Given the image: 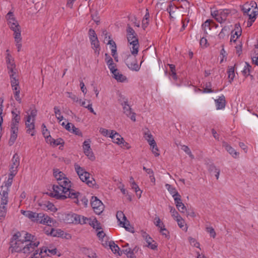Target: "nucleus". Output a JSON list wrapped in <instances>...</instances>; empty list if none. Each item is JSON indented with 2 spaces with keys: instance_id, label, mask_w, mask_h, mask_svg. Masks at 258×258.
<instances>
[{
  "instance_id": "f257e3e1",
  "label": "nucleus",
  "mask_w": 258,
  "mask_h": 258,
  "mask_svg": "<svg viewBox=\"0 0 258 258\" xmlns=\"http://www.w3.org/2000/svg\"><path fill=\"white\" fill-rule=\"evenodd\" d=\"M53 175L56 178L58 184L53 185V193L52 196L57 199L64 200L67 198L77 199L80 192L71 188V182L65 177L63 172L58 170H54Z\"/></svg>"
},
{
  "instance_id": "5701e85b",
  "label": "nucleus",
  "mask_w": 258,
  "mask_h": 258,
  "mask_svg": "<svg viewBox=\"0 0 258 258\" xmlns=\"http://www.w3.org/2000/svg\"><path fill=\"white\" fill-rule=\"evenodd\" d=\"M39 205L44 210H50L51 212H55L57 209L54 205L49 201H45L39 204Z\"/></svg>"
},
{
  "instance_id": "864d4df0",
  "label": "nucleus",
  "mask_w": 258,
  "mask_h": 258,
  "mask_svg": "<svg viewBox=\"0 0 258 258\" xmlns=\"http://www.w3.org/2000/svg\"><path fill=\"white\" fill-rule=\"evenodd\" d=\"M15 176V175H11V174H9V178L5 183V188H8V189H9V187H10L11 186L12 182H13V177Z\"/></svg>"
},
{
  "instance_id": "423d86ee",
  "label": "nucleus",
  "mask_w": 258,
  "mask_h": 258,
  "mask_svg": "<svg viewBox=\"0 0 258 258\" xmlns=\"http://www.w3.org/2000/svg\"><path fill=\"white\" fill-rule=\"evenodd\" d=\"M241 10L244 15L249 17V19L251 20V24L255 21V17L258 14L256 4L255 2H251L250 4H245L241 7Z\"/></svg>"
},
{
  "instance_id": "de8ad7c7",
  "label": "nucleus",
  "mask_w": 258,
  "mask_h": 258,
  "mask_svg": "<svg viewBox=\"0 0 258 258\" xmlns=\"http://www.w3.org/2000/svg\"><path fill=\"white\" fill-rule=\"evenodd\" d=\"M121 226L123 227H124L126 230H127L129 232L134 233V228L130 226V222L127 220L124 223H123Z\"/></svg>"
},
{
  "instance_id": "0eeeda50",
  "label": "nucleus",
  "mask_w": 258,
  "mask_h": 258,
  "mask_svg": "<svg viewBox=\"0 0 258 258\" xmlns=\"http://www.w3.org/2000/svg\"><path fill=\"white\" fill-rule=\"evenodd\" d=\"M137 55H133L132 53V54H129L124 60L125 63L128 69L136 72L139 71L140 69V66L138 64V61L136 58Z\"/></svg>"
},
{
  "instance_id": "680f3d73",
  "label": "nucleus",
  "mask_w": 258,
  "mask_h": 258,
  "mask_svg": "<svg viewBox=\"0 0 258 258\" xmlns=\"http://www.w3.org/2000/svg\"><path fill=\"white\" fill-rule=\"evenodd\" d=\"M145 138L148 141V142L149 143L150 145H151V144L152 142V141L153 140H154V139L153 138L152 135L149 133H146L145 134Z\"/></svg>"
},
{
  "instance_id": "37998d69",
  "label": "nucleus",
  "mask_w": 258,
  "mask_h": 258,
  "mask_svg": "<svg viewBox=\"0 0 258 258\" xmlns=\"http://www.w3.org/2000/svg\"><path fill=\"white\" fill-rule=\"evenodd\" d=\"M170 69V75L172 76L173 79L175 80L177 79V77L175 72V66L172 64H168Z\"/></svg>"
},
{
  "instance_id": "052dcab7",
  "label": "nucleus",
  "mask_w": 258,
  "mask_h": 258,
  "mask_svg": "<svg viewBox=\"0 0 258 258\" xmlns=\"http://www.w3.org/2000/svg\"><path fill=\"white\" fill-rule=\"evenodd\" d=\"M71 133L79 136H82V134L81 131L78 128L75 127L74 125L72 127Z\"/></svg>"
},
{
  "instance_id": "79ce46f5",
  "label": "nucleus",
  "mask_w": 258,
  "mask_h": 258,
  "mask_svg": "<svg viewBox=\"0 0 258 258\" xmlns=\"http://www.w3.org/2000/svg\"><path fill=\"white\" fill-rule=\"evenodd\" d=\"M91 41V43L92 46V48L95 49V52H97L99 54L98 50L97 49L99 47V41L98 40V38L95 39H93Z\"/></svg>"
},
{
  "instance_id": "8fccbe9b",
  "label": "nucleus",
  "mask_w": 258,
  "mask_h": 258,
  "mask_svg": "<svg viewBox=\"0 0 258 258\" xmlns=\"http://www.w3.org/2000/svg\"><path fill=\"white\" fill-rule=\"evenodd\" d=\"M42 249H43L42 255H44V256H45L46 255H47L46 254L47 251H48V252H50L52 255L56 254V252H57V249L55 248L52 249H47L46 247H44V248H42Z\"/></svg>"
},
{
  "instance_id": "dca6fc26",
  "label": "nucleus",
  "mask_w": 258,
  "mask_h": 258,
  "mask_svg": "<svg viewBox=\"0 0 258 258\" xmlns=\"http://www.w3.org/2000/svg\"><path fill=\"white\" fill-rule=\"evenodd\" d=\"M141 234L142 237L148 244L147 246L152 249H156L157 247V245L156 242L152 243L153 242H154L153 239L145 231H142Z\"/></svg>"
},
{
  "instance_id": "49530a36",
  "label": "nucleus",
  "mask_w": 258,
  "mask_h": 258,
  "mask_svg": "<svg viewBox=\"0 0 258 258\" xmlns=\"http://www.w3.org/2000/svg\"><path fill=\"white\" fill-rule=\"evenodd\" d=\"M54 113L56 115V117L59 121L62 120L63 119V116L61 115L60 109L58 107L55 106L54 107Z\"/></svg>"
},
{
  "instance_id": "ddd939ff",
  "label": "nucleus",
  "mask_w": 258,
  "mask_h": 258,
  "mask_svg": "<svg viewBox=\"0 0 258 258\" xmlns=\"http://www.w3.org/2000/svg\"><path fill=\"white\" fill-rule=\"evenodd\" d=\"M6 61L8 73H13V71H16L14 59L10 53L6 54Z\"/></svg>"
},
{
  "instance_id": "cd10ccee",
  "label": "nucleus",
  "mask_w": 258,
  "mask_h": 258,
  "mask_svg": "<svg viewBox=\"0 0 258 258\" xmlns=\"http://www.w3.org/2000/svg\"><path fill=\"white\" fill-rule=\"evenodd\" d=\"M223 146L225 148L226 150L229 152L233 157L236 158L239 153L235 151V150L226 142H223Z\"/></svg>"
},
{
  "instance_id": "bb28decb",
  "label": "nucleus",
  "mask_w": 258,
  "mask_h": 258,
  "mask_svg": "<svg viewBox=\"0 0 258 258\" xmlns=\"http://www.w3.org/2000/svg\"><path fill=\"white\" fill-rule=\"evenodd\" d=\"M6 19L7 20L8 25L9 26L10 25H14L15 23H18V22L16 20L13 12L10 11L6 15Z\"/></svg>"
},
{
  "instance_id": "6ab92c4d",
  "label": "nucleus",
  "mask_w": 258,
  "mask_h": 258,
  "mask_svg": "<svg viewBox=\"0 0 258 258\" xmlns=\"http://www.w3.org/2000/svg\"><path fill=\"white\" fill-rule=\"evenodd\" d=\"M9 190V189L8 188H4V187L2 186V190L0 191V195L1 196V204L3 205H7L8 202V194Z\"/></svg>"
},
{
  "instance_id": "1a4fd4ad",
  "label": "nucleus",
  "mask_w": 258,
  "mask_h": 258,
  "mask_svg": "<svg viewBox=\"0 0 258 258\" xmlns=\"http://www.w3.org/2000/svg\"><path fill=\"white\" fill-rule=\"evenodd\" d=\"M229 14L230 11L227 9H225L215 11L212 15L215 17L216 20L218 22L222 23L226 20Z\"/></svg>"
},
{
  "instance_id": "b1692460",
  "label": "nucleus",
  "mask_w": 258,
  "mask_h": 258,
  "mask_svg": "<svg viewBox=\"0 0 258 258\" xmlns=\"http://www.w3.org/2000/svg\"><path fill=\"white\" fill-rule=\"evenodd\" d=\"M216 108L217 110L222 109L225 108L226 105V100L225 96L222 95L218 99L215 100Z\"/></svg>"
},
{
  "instance_id": "a211bd4d",
  "label": "nucleus",
  "mask_w": 258,
  "mask_h": 258,
  "mask_svg": "<svg viewBox=\"0 0 258 258\" xmlns=\"http://www.w3.org/2000/svg\"><path fill=\"white\" fill-rule=\"evenodd\" d=\"M72 217L74 219V220L73 221V222H75L76 224H84L87 223H89L91 219L76 214H73L72 215Z\"/></svg>"
},
{
  "instance_id": "2f4dec72",
  "label": "nucleus",
  "mask_w": 258,
  "mask_h": 258,
  "mask_svg": "<svg viewBox=\"0 0 258 258\" xmlns=\"http://www.w3.org/2000/svg\"><path fill=\"white\" fill-rule=\"evenodd\" d=\"M116 216L120 225L127 221L126 217L122 211H118Z\"/></svg>"
},
{
  "instance_id": "4c0bfd02",
  "label": "nucleus",
  "mask_w": 258,
  "mask_h": 258,
  "mask_svg": "<svg viewBox=\"0 0 258 258\" xmlns=\"http://www.w3.org/2000/svg\"><path fill=\"white\" fill-rule=\"evenodd\" d=\"M151 144V150L152 153L155 155V156H159L160 154L159 153V150L157 146L156 142L155 140H153Z\"/></svg>"
},
{
  "instance_id": "09e8293b",
  "label": "nucleus",
  "mask_w": 258,
  "mask_h": 258,
  "mask_svg": "<svg viewBox=\"0 0 258 258\" xmlns=\"http://www.w3.org/2000/svg\"><path fill=\"white\" fill-rule=\"evenodd\" d=\"M169 208L170 209V212L174 219L177 218L178 217L180 216L174 207L170 206H169Z\"/></svg>"
},
{
  "instance_id": "5fc2aeb1",
  "label": "nucleus",
  "mask_w": 258,
  "mask_h": 258,
  "mask_svg": "<svg viewBox=\"0 0 258 258\" xmlns=\"http://www.w3.org/2000/svg\"><path fill=\"white\" fill-rule=\"evenodd\" d=\"M175 220L177 221L178 225L180 228H182L184 227L185 221L181 216L178 217V218Z\"/></svg>"
},
{
  "instance_id": "7c9ffc66",
  "label": "nucleus",
  "mask_w": 258,
  "mask_h": 258,
  "mask_svg": "<svg viewBox=\"0 0 258 258\" xmlns=\"http://www.w3.org/2000/svg\"><path fill=\"white\" fill-rule=\"evenodd\" d=\"M166 187L169 191V192L172 195V197L174 198V200L176 198L180 197V195L178 194V192L176 191V189L173 187L172 185L166 184L165 185Z\"/></svg>"
},
{
  "instance_id": "e433bc0d",
  "label": "nucleus",
  "mask_w": 258,
  "mask_h": 258,
  "mask_svg": "<svg viewBox=\"0 0 258 258\" xmlns=\"http://www.w3.org/2000/svg\"><path fill=\"white\" fill-rule=\"evenodd\" d=\"M7 205H3L1 204L0 205V221L2 222L5 218L7 209L6 207Z\"/></svg>"
},
{
  "instance_id": "39448f33",
  "label": "nucleus",
  "mask_w": 258,
  "mask_h": 258,
  "mask_svg": "<svg viewBox=\"0 0 258 258\" xmlns=\"http://www.w3.org/2000/svg\"><path fill=\"white\" fill-rule=\"evenodd\" d=\"M126 33L127 41L129 43V47L131 49V53L133 55L138 54L139 43L137 33L130 26H128L127 27Z\"/></svg>"
},
{
  "instance_id": "393cba45",
  "label": "nucleus",
  "mask_w": 258,
  "mask_h": 258,
  "mask_svg": "<svg viewBox=\"0 0 258 258\" xmlns=\"http://www.w3.org/2000/svg\"><path fill=\"white\" fill-rule=\"evenodd\" d=\"M214 26L217 27L218 25L210 20H206L205 23L202 25L203 29L206 34H208V32L211 30L212 28Z\"/></svg>"
},
{
  "instance_id": "9d476101",
  "label": "nucleus",
  "mask_w": 258,
  "mask_h": 258,
  "mask_svg": "<svg viewBox=\"0 0 258 258\" xmlns=\"http://www.w3.org/2000/svg\"><path fill=\"white\" fill-rule=\"evenodd\" d=\"M20 165L19 156L17 153L14 155L12 159V164L10 168V174L15 175L18 172V167Z\"/></svg>"
},
{
  "instance_id": "20e7f679",
  "label": "nucleus",
  "mask_w": 258,
  "mask_h": 258,
  "mask_svg": "<svg viewBox=\"0 0 258 258\" xmlns=\"http://www.w3.org/2000/svg\"><path fill=\"white\" fill-rule=\"evenodd\" d=\"M25 234H29V233L18 232L13 236L10 242V248L12 252H21L26 242L25 240H26L27 235H25Z\"/></svg>"
},
{
  "instance_id": "a18cd8bd",
  "label": "nucleus",
  "mask_w": 258,
  "mask_h": 258,
  "mask_svg": "<svg viewBox=\"0 0 258 258\" xmlns=\"http://www.w3.org/2000/svg\"><path fill=\"white\" fill-rule=\"evenodd\" d=\"M75 169L79 176L86 172L83 168L81 167L77 164H75Z\"/></svg>"
},
{
  "instance_id": "774afa93",
  "label": "nucleus",
  "mask_w": 258,
  "mask_h": 258,
  "mask_svg": "<svg viewBox=\"0 0 258 258\" xmlns=\"http://www.w3.org/2000/svg\"><path fill=\"white\" fill-rule=\"evenodd\" d=\"M207 232L210 233L211 236L213 238H215L216 236V232L212 227H208L207 228Z\"/></svg>"
},
{
  "instance_id": "4468645a",
  "label": "nucleus",
  "mask_w": 258,
  "mask_h": 258,
  "mask_svg": "<svg viewBox=\"0 0 258 258\" xmlns=\"http://www.w3.org/2000/svg\"><path fill=\"white\" fill-rule=\"evenodd\" d=\"M79 177L83 182H85L90 187L93 186L95 183V180L93 177H90V174L88 172H86Z\"/></svg>"
},
{
  "instance_id": "f03ea898",
  "label": "nucleus",
  "mask_w": 258,
  "mask_h": 258,
  "mask_svg": "<svg viewBox=\"0 0 258 258\" xmlns=\"http://www.w3.org/2000/svg\"><path fill=\"white\" fill-rule=\"evenodd\" d=\"M26 240H25V244L21 252L26 254L27 255H30L29 258H42L44 257L43 254V249H40L39 250L37 247L39 244L38 241H34V236L31 234H25Z\"/></svg>"
},
{
  "instance_id": "f8f14e48",
  "label": "nucleus",
  "mask_w": 258,
  "mask_h": 258,
  "mask_svg": "<svg viewBox=\"0 0 258 258\" xmlns=\"http://www.w3.org/2000/svg\"><path fill=\"white\" fill-rule=\"evenodd\" d=\"M90 141L89 140L85 141L83 143V148L84 154L88 157V158L93 161L95 160V156L90 147Z\"/></svg>"
},
{
  "instance_id": "3c124183",
  "label": "nucleus",
  "mask_w": 258,
  "mask_h": 258,
  "mask_svg": "<svg viewBox=\"0 0 258 258\" xmlns=\"http://www.w3.org/2000/svg\"><path fill=\"white\" fill-rule=\"evenodd\" d=\"M210 170L211 172L214 171L215 174L216 179H218L220 175V169L217 168L214 165H211L210 168Z\"/></svg>"
},
{
  "instance_id": "bf43d9fd",
  "label": "nucleus",
  "mask_w": 258,
  "mask_h": 258,
  "mask_svg": "<svg viewBox=\"0 0 258 258\" xmlns=\"http://www.w3.org/2000/svg\"><path fill=\"white\" fill-rule=\"evenodd\" d=\"M21 41H22V37H20L19 38L15 39V42L16 43V46L17 48L18 51H20L22 47V44H21Z\"/></svg>"
},
{
  "instance_id": "0e129e2a",
  "label": "nucleus",
  "mask_w": 258,
  "mask_h": 258,
  "mask_svg": "<svg viewBox=\"0 0 258 258\" xmlns=\"http://www.w3.org/2000/svg\"><path fill=\"white\" fill-rule=\"evenodd\" d=\"M250 67V66L249 65V64L247 63V62H245V66L244 67V70L242 71V73L245 75H249V73L250 71V70H249Z\"/></svg>"
},
{
  "instance_id": "e2e57ef3",
  "label": "nucleus",
  "mask_w": 258,
  "mask_h": 258,
  "mask_svg": "<svg viewBox=\"0 0 258 258\" xmlns=\"http://www.w3.org/2000/svg\"><path fill=\"white\" fill-rule=\"evenodd\" d=\"M211 86V83H206V87L204 88V92L205 93H212L213 92V90L210 88Z\"/></svg>"
},
{
  "instance_id": "4be33fe9",
  "label": "nucleus",
  "mask_w": 258,
  "mask_h": 258,
  "mask_svg": "<svg viewBox=\"0 0 258 258\" xmlns=\"http://www.w3.org/2000/svg\"><path fill=\"white\" fill-rule=\"evenodd\" d=\"M109 137L112 139L113 142L118 145H120L121 141H123V139L121 136L114 131H111Z\"/></svg>"
},
{
  "instance_id": "69168bd1",
  "label": "nucleus",
  "mask_w": 258,
  "mask_h": 258,
  "mask_svg": "<svg viewBox=\"0 0 258 258\" xmlns=\"http://www.w3.org/2000/svg\"><path fill=\"white\" fill-rule=\"evenodd\" d=\"M88 104H87L86 108H87L91 113H93L94 114L96 115V113L94 111L93 108H92V104L90 101L88 100Z\"/></svg>"
},
{
  "instance_id": "412c9836",
  "label": "nucleus",
  "mask_w": 258,
  "mask_h": 258,
  "mask_svg": "<svg viewBox=\"0 0 258 258\" xmlns=\"http://www.w3.org/2000/svg\"><path fill=\"white\" fill-rule=\"evenodd\" d=\"M21 213L25 217L30 219L33 222H36L37 218H38V213L33 212L30 211L21 210Z\"/></svg>"
},
{
  "instance_id": "603ef678",
  "label": "nucleus",
  "mask_w": 258,
  "mask_h": 258,
  "mask_svg": "<svg viewBox=\"0 0 258 258\" xmlns=\"http://www.w3.org/2000/svg\"><path fill=\"white\" fill-rule=\"evenodd\" d=\"M37 115V110L35 109H33L31 110L30 114L28 113L27 117H30V119H32L35 121V117Z\"/></svg>"
},
{
  "instance_id": "a878e982",
  "label": "nucleus",
  "mask_w": 258,
  "mask_h": 258,
  "mask_svg": "<svg viewBox=\"0 0 258 258\" xmlns=\"http://www.w3.org/2000/svg\"><path fill=\"white\" fill-rule=\"evenodd\" d=\"M174 201L178 210L181 213H185L187 210L186 207L181 202V197L175 198Z\"/></svg>"
},
{
  "instance_id": "c9c22d12",
  "label": "nucleus",
  "mask_w": 258,
  "mask_h": 258,
  "mask_svg": "<svg viewBox=\"0 0 258 258\" xmlns=\"http://www.w3.org/2000/svg\"><path fill=\"white\" fill-rule=\"evenodd\" d=\"M48 143H50L51 145L53 144L54 146H57L59 145H63L64 142L61 138H58L56 140H55L51 137L48 140Z\"/></svg>"
},
{
  "instance_id": "7ed1b4c3",
  "label": "nucleus",
  "mask_w": 258,
  "mask_h": 258,
  "mask_svg": "<svg viewBox=\"0 0 258 258\" xmlns=\"http://www.w3.org/2000/svg\"><path fill=\"white\" fill-rule=\"evenodd\" d=\"M12 119L11 124V136L9 141V146L13 145L18 136L19 123L21 120L20 111L17 108L13 109L12 112Z\"/></svg>"
},
{
  "instance_id": "9b49d317",
  "label": "nucleus",
  "mask_w": 258,
  "mask_h": 258,
  "mask_svg": "<svg viewBox=\"0 0 258 258\" xmlns=\"http://www.w3.org/2000/svg\"><path fill=\"white\" fill-rule=\"evenodd\" d=\"M123 108V113L133 121H136V113L132 111V109L128 105L127 101H124L121 103Z\"/></svg>"
},
{
  "instance_id": "c85d7f7f",
  "label": "nucleus",
  "mask_w": 258,
  "mask_h": 258,
  "mask_svg": "<svg viewBox=\"0 0 258 258\" xmlns=\"http://www.w3.org/2000/svg\"><path fill=\"white\" fill-rule=\"evenodd\" d=\"M8 74L10 76L12 87H14L15 86H19V82L15 75L16 74V71H13V73H8Z\"/></svg>"
},
{
  "instance_id": "aec40b11",
  "label": "nucleus",
  "mask_w": 258,
  "mask_h": 258,
  "mask_svg": "<svg viewBox=\"0 0 258 258\" xmlns=\"http://www.w3.org/2000/svg\"><path fill=\"white\" fill-rule=\"evenodd\" d=\"M11 30L14 32V39H16L21 37V28L18 23H15L14 25L9 26Z\"/></svg>"
},
{
  "instance_id": "ea45409f",
  "label": "nucleus",
  "mask_w": 258,
  "mask_h": 258,
  "mask_svg": "<svg viewBox=\"0 0 258 258\" xmlns=\"http://www.w3.org/2000/svg\"><path fill=\"white\" fill-rule=\"evenodd\" d=\"M227 73L228 75V78L229 79V82L231 83L232 81L234 80L235 77V73H234V68L233 67H231L229 68Z\"/></svg>"
},
{
  "instance_id": "c03bdc74",
  "label": "nucleus",
  "mask_w": 258,
  "mask_h": 258,
  "mask_svg": "<svg viewBox=\"0 0 258 258\" xmlns=\"http://www.w3.org/2000/svg\"><path fill=\"white\" fill-rule=\"evenodd\" d=\"M80 194L79 195L77 199H75V200L74 201V203L78 205L79 202L78 198H80L81 199V202L82 203V204L84 205L85 207H87L88 202V199L85 196L81 197H80Z\"/></svg>"
},
{
  "instance_id": "473e14b6",
  "label": "nucleus",
  "mask_w": 258,
  "mask_h": 258,
  "mask_svg": "<svg viewBox=\"0 0 258 258\" xmlns=\"http://www.w3.org/2000/svg\"><path fill=\"white\" fill-rule=\"evenodd\" d=\"M89 224L94 228L96 229L97 231L101 229L100 223L96 220V218L90 220Z\"/></svg>"
},
{
  "instance_id": "58836bf2",
  "label": "nucleus",
  "mask_w": 258,
  "mask_h": 258,
  "mask_svg": "<svg viewBox=\"0 0 258 258\" xmlns=\"http://www.w3.org/2000/svg\"><path fill=\"white\" fill-rule=\"evenodd\" d=\"M42 134L44 136V138L46 140L47 143H48V140L51 138L50 135H49V132H48V130L46 128V127L45 125L43 123L42 125Z\"/></svg>"
},
{
  "instance_id": "2eb2a0df",
  "label": "nucleus",
  "mask_w": 258,
  "mask_h": 258,
  "mask_svg": "<svg viewBox=\"0 0 258 258\" xmlns=\"http://www.w3.org/2000/svg\"><path fill=\"white\" fill-rule=\"evenodd\" d=\"M38 215L36 222L48 226L52 223V219L47 215L42 213H38Z\"/></svg>"
},
{
  "instance_id": "72a5a7b5",
  "label": "nucleus",
  "mask_w": 258,
  "mask_h": 258,
  "mask_svg": "<svg viewBox=\"0 0 258 258\" xmlns=\"http://www.w3.org/2000/svg\"><path fill=\"white\" fill-rule=\"evenodd\" d=\"M154 224L161 229V230L166 231V229L165 228L164 223L161 221L160 219L158 216H156L154 220Z\"/></svg>"
},
{
  "instance_id": "4d7b16f0",
  "label": "nucleus",
  "mask_w": 258,
  "mask_h": 258,
  "mask_svg": "<svg viewBox=\"0 0 258 258\" xmlns=\"http://www.w3.org/2000/svg\"><path fill=\"white\" fill-rule=\"evenodd\" d=\"M68 97L72 99L74 101L78 102H81V99H79L78 98L71 92H67Z\"/></svg>"
},
{
  "instance_id": "13d9d810",
  "label": "nucleus",
  "mask_w": 258,
  "mask_h": 258,
  "mask_svg": "<svg viewBox=\"0 0 258 258\" xmlns=\"http://www.w3.org/2000/svg\"><path fill=\"white\" fill-rule=\"evenodd\" d=\"M188 240L191 245L196 247H200V243L198 242H197L195 238L189 237L188 238Z\"/></svg>"
},
{
  "instance_id": "f704fd0d",
  "label": "nucleus",
  "mask_w": 258,
  "mask_h": 258,
  "mask_svg": "<svg viewBox=\"0 0 258 258\" xmlns=\"http://www.w3.org/2000/svg\"><path fill=\"white\" fill-rule=\"evenodd\" d=\"M113 74V78L117 81L122 82L126 80V78L122 74H120L118 70H116V73H114Z\"/></svg>"
},
{
  "instance_id": "338daca9",
  "label": "nucleus",
  "mask_w": 258,
  "mask_h": 258,
  "mask_svg": "<svg viewBox=\"0 0 258 258\" xmlns=\"http://www.w3.org/2000/svg\"><path fill=\"white\" fill-rule=\"evenodd\" d=\"M20 92H18V91L17 92H14V97L15 98V99L19 103H21L22 102V99L20 97Z\"/></svg>"
},
{
  "instance_id": "a19ab883",
  "label": "nucleus",
  "mask_w": 258,
  "mask_h": 258,
  "mask_svg": "<svg viewBox=\"0 0 258 258\" xmlns=\"http://www.w3.org/2000/svg\"><path fill=\"white\" fill-rule=\"evenodd\" d=\"M63 231L59 229H55L54 228H51L50 231V235L53 237L60 236L62 235Z\"/></svg>"
},
{
  "instance_id": "6e6d98bb",
  "label": "nucleus",
  "mask_w": 258,
  "mask_h": 258,
  "mask_svg": "<svg viewBox=\"0 0 258 258\" xmlns=\"http://www.w3.org/2000/svg\"><path fill=\"white\" fill-rule=\"evenodd\" d=\"M89 36L90 40L97 38V36L95 31L92 29H89Z\"/></svg>"
},
{
  "instance_id": "6e6552de",
  "label": "nucleus",
  "mask_w": 258,
  "mask_h": 258,
  "mask_svg": "<svg viewBox=\"0 0 258 258\" xmlns=\"http://www.w3.org/2000/svg\"><path fill=\"white\" fill-rule=\"evenodd\" d=\"M91 206L95 213L100 214L104 210V205L100 200L96 197H92L91 202Z\"/></svg>"
},
{
  "instance_id": "c756f323",
  "label": "nucleus",
  "mask_w": 258,
  "mask_h": 258,
  "mask_svg": "<svg viewBox=\"0 0 258 258\" xmlns=\"http://www.w3.org/2000/svg\"><path fill=\"white\" fill-rule=\"evenodd\" d=\"M109 246L110 248L111 249L112 251L114 254H117L118 255H121L122 254V251L120 250L119 247L117 245L115 244L113 241H110L109 243Z\"/></svg>"
},
{
  "instance_id": "f3484780",
  "label": "nucleus",
  "mask_w": 258,
  "mask_h": 258,
  "mask_svg": "<svg viewBox=\"0 0 258 258\" xmlns=\"http://www.w3.org/2000/svg\"><path fill=\"white\" fill-rule=\"evenodd\" d=\"M35 121L30 120V117H27L25 122L26 127L27 128V133L30 134L32 136L35 135Z\"/></svg>"
}]
</instances>
